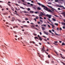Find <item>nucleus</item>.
<instances>
[{
	"label": "nucleus",
	"mask_w": 65,
	"mask_h": 65,
	"mask_svg": "<svg viewBox=\"0 0 65 65\" xmlns=\"http://www.w3.org/2000/svg\"><path fill=\"white\" fill-rule=\"evenodd\" d=\"M43 8L44 9H45V10H46V11H48V12H53V11H52L50 9H48V8H47V7H45V6Z\"/></svg>",
	"instance_id": "nucleus-1"
},
{
	"label": "nucleus",
	"mask_w": 65,
	"mask_h": 65,
	"mask_svg": "<svg viewBox=\"0 0 65 65\" xmlns=\"http://www.w3.org/2000/svg\"><path fill=\"white\" fill-rule=\"evenodd\" d=\"M38 4L39 5H40V6H41V7H42L44 8V7H45V6L44 5H42V4H40V3H38Z\"/></svg>",
	"instance_id": "nucleus-2"
},
{
	"label": "nucleus",
	"mask_w": 65,
	"mask_h": 65,
	"mask_svg": "<svg viewBox=\"0 0 65 65\" xmlns=\"http://www.w3.org/2000/svg\"><path fill=\"white\" fill-rule=\"evenodd\" d=\"M49 24H50L51 25V26H52V28L53 29H54V28L55 27V26L52 24H51L50 23Z\"/></svg>",
	"instance_id": "nucleus-3"
},
{
	"label": "nucleus",
	"mask_w": 65,
	"mask_h": 65,
	"mask_svg": "<svg viewBox=\"0 0 65 65\" xmlns=\"http://www.w3.org/2000/svg\"><path fill=\"white\" fill-rule=\"evenodd\" d=\"M57 6H59V7H63V8L65 9V8L64 7V6H59L58 5H57Z\"/></svg>",
	"instance_id": "nucleus-4"
},
{
	"label": "nucleus",
	"mask_w": 65,
	"mask_h": 65,
	"mask_svg": "<svg viewBox=\"0 0 65 65\" xmlns=\"http://www.w3.org/2000/svg\"><path fill=\"white\" fill-rule=\"evenodd\" d=\"M35 39H38V40H39V39L38 37H35Z\"/></svg>",
	"instance_id": "nucleus-5"
},
{
	"label": "nucleus",
	"mask_w": 65,
	"mask_h": 65,
	"mask_svg": "<svg viewBox=\"0 0 65 65\" xmlns=\"http://www.w3.org/2000/svg\"><path fill=\"white\" fill-rule=\"evenodd\" d=\"M40 14L41 15H44V14H43V13L42 12H41L40 13Z\"/></svg>",
	"instance_id": "nucleus-6"
},
{
	"label": "nucleus",
	"mask_w": 65,
	"mask_h": 65,
	"mask_svg": "<svg viewBox=\"0 0 65 65\" xmlns=\"http://www.w3.org/2000/svg\"><path fill=\"white\" fill-rule=\"evenodd\" d=\"M61 23L62 24V25H65V23H64V22H61Z\"/></svg>",
	"instance_id": "nucleus-7"
},
{
	"label": "nucleus",
	"mask_w": 65,
	"mask_h": 65,
	"mask_svg": "<svg viewBox=\"0 0 65 65\" xmlns=\"http://www.w3.org/2000/svg\"><path fill=\"white\" fill-rule=\"evenodd\" d=\"M42 50H41V51H42V53H44V50L42 48Z\"/></svg>",
	"instance_id": "nucleus-8"
},
{
	"label": "nucleus",
	"mask_w": 65,
	"mask_h": 65,
	"mask_svg": "<svg viewBox=\"0 0 65 65\" xmlns=\"http://www.w3.org/2000/svg\"><path fill=\"white\" fill-rule=\"evenodd\" d=\"M30 13H33V11H29Z\"/></svg>",
	"instance_id": "nucleus-9"
},
{
	"label": "nucleus",
	"mask_w": 65,
	"mask_h": 65,
	"mask_svg": "<svg viewBox=\"0 0 65 65\" xmlns=\"http://www.w3.org/2000/svg\"><path fill=\"white\" fill-rule=\"evenodd\" d=\"M42 28L43 30H45V28L44 27L42 26Z\"/></svg>",
	"instance_id": "nucleus-10"
},
{
	"label": "nucleus",
	"mask_w": 65,
	"mask_h": 65,
	"mask_svg": "<svg viewBox=\"0 0 65 65\" xmlns=\"http://www.w3.org/2000/svg\"><path fill=\"white\" fill-rule=\"evenodd\" d=\"M37 9L38 10H41V8H40V7H38L37 8Z\"/></svg>",
	"instance_id": "nucleus-11"
},
{
	"label": "nucleus",
	"mask_w": 65,
	"mask_h": 65,
	"mask_svg": "<svg viewBox=\"0 0 65 65\" xmlns=\"http://www.w3.org/2000/svg\"><path fill=\"white\" fill-rule=\"evenodd\" d=\"M31 27L32 28H33V29L34 28V25H32L31 26Z\"/></svg>",
	"instance_id": "nucleus-12"
},
{
	"label": "nucleus",
	"mask_w": 65,
	"mask_h": 65,
	"mask_svg": "<svg viewBox=\"0 0 65 65\" xmlns=\"http://www.w3.org/2000/svg\"><path fill=\"white\" fill-rule=\"evenodd\" d=\"M51 15H49V16H48V18L49 19H51Z\"/></svg>",
	"instance_id": "nucleus-13"
},
{
	"label": "nucleus",
	"mask_w": 65,
	"mask_h": 65,
	"mask_svg": "<svg viewBox=\"0 0 65 65\" xmlns=\"http://www.w3.org/2000/svg\"><path fill=\"white\" fill-rule=\"evenodd\" d=\"M65 45V43H64V42H63L62 43V45L63 46V45Z\"/></svg>",
	"instance_id": "nucleus-14"
},
{
	"label": "nucleus",
	"mask_w": 65,
	"mask_h": 65,
	"mask_svg": "<svg viewBox=\"0 0 65 65\" xmlns=\"http://www.w3.org/2000/svg\"><path fill=\"white\" fill-rule=\"evenodd\" d=\"M39 38V39L40 40V41H42V39H41V37H40Z\"/></svg>",
	"instance_id": "nucleus-15"
},
{
	"label": "nucleus",
	"mask_w": 65,
	"mask_h": 65,
	"mask_svg": "<svg viewBox=\"0 0 65 65\" xmlns=\"http://www.w3.org/2000/svg\"><path fill=\"white\" fill-rule=\"evenodd\" d=\"M17 20L18 21V22H21V21L20 20L18 19H17Z\"/></svg>",
	"instance_id": "nucleus-16"
},
{
	"label": "nucleus",
	"mask_w": 65,
	"mask_h": 65,
	"mask_svg": "<svg viewBox=\"0 0 65 65\" xmlns=\"http://www.w3.org/2000/svg\"><path fill=\"white\" fill-rule=\"evenodd\" d=\"M39 18L40 19H43V18H42V17H40V15H39Z\"/></svg>",
	"instance_id": "nucleus-17"
},
{
	"label": "nucleus",
	"mask_w": 65,
	"mask_h": 65,
	"mask_svg": "<svg viewBox=\"0 0 65 65\" xmlns=\"http://www.w3.org/2000/svg\"><path fill=\"white\" fill-rule=\"evenodd\" d=\"M20 7L22 8V9H25V8H24L23 7Z\"/></svg>",
	"instance_id": "nucleus-18"
},
{
	"label": "nucleus",
	"mask_w": 65,
	"mask_h": 65,
	"mask_svg": "<svg viewBox=\"0 0 65 65\" xmlns=\"http://www.w3.org/2000/svg\"><path fill=\"white\" fill-rule=\"evenodd\" d=\"M52 20L53 21H56V20L54 18H52Z\"/></svg>",
	"instance_id": "nucleus-19"
},
{
	"label": "nucleus",
	"mask_w": 65,
	"mask_h": 65,
	"mask_svg": "<svg viewBox=\"0 0 65 65\" xmlns=\"http://www.w3.org/2000/svg\"><path fill=\"white\" fill-rule=\"evenodd\" d=\"M55 35H58V36H59V34H57V33H56L55 31Z\"/></svg>",
	"instance_id": "nucleus-20"
},
{
	"label": "nucleus",
	"mask_w": 65,
	"mask_h": 65,
	"mask_svg": "<svg viewBox=\"0 0 65 65\" xmlns=\"http://www.w3.org/2000/svg\"><path fill=\"white\" fill-rule=\"evenodd\" d=\"M55 2H59V1L58 0H55Z\"/></svg>",
	"instance_id": "nucleus-21"
},
{
	"label": "nucleus",
	"mask_w": 65,
	"mask_h": 65,
	"mask_svg": "<svg viewBox=\"0 0 65 65\" xmlns=\"http://www.w3.org/2000/svg\"><path fill=\"white\" fill-rule=\"evenodd\" d=\"M23 27H28V26L25 25H24L23 26Z\"/></svg>",
	"instance_id": "nucleus-22"
},
{
	"label": "nucleus",
	"mask_w": 65,
	"mask_h": 65,
	"mask_svg": "<svg viewBox=\"0 0 65 65\" xmlns=\"http://www.w3.org/2000/svg\"><path fill=\"white\" fill-rule=\"evenodd\" d=\"M25 20H26V21H27V20H29V19H28L27 18H26L25 19Z\"/></svg>",
	"instance_id": "nucleus-23"
},
{
	"label": "nucleus",
	"mask_w": 65,
	"mask_h": 65,
	"mask_svg": "<svg viewBox=\"0 0 65 65\" xmlns=\"http://www.w3.org/2000/svg\"><path fill=\"white\" fill-rule=\"evenodd\" d=\"M36 19H39V17L38 16H37V17H36Z\"/></svg>",
	"instance_id": "nucleus-24"
},
{
	"label": "nucleus",
	"mask_w": 65,
	"mask_h": 65,
	"mask_svg": "<svg viewBox=\"0 0 65 65\" xmlns=\"http://www.w3.org/2000/svg\"><path fill=\"white\" fill-rule=\"evenodd\" d=\"M55 25H56V26H58V24L57 23H55Z\"/></svg>",
	"instance_id": "nucleus-25"
},
{
	"label": "nucleus",
	"mask_w": 65,
	"mask_h": 65,
	"mask_svg": "<svg viewBox=\"0 0 65 65\" xmlns=\"http://www.w3.org/2000/svg\"><path fill=\"white\" fill-rule=\"evenodd\" d=\"M40 21L41 22V23H43V21H42V20H40Z\"/></svg>",
	"instance_id": "nucleus-26"
},
{
	"label": "nucleus",
	"mask_w": 65,
	"mask_h": 65,
	"mask_svg": "<svg viewBox=\"0 0 65 65\" xmlns=\"http://www.w3.org/2000/svg\"><path fill=\"white\" fill-rule=\"evenodd\" d=\"M11 9H12V10H13V11H14V8H11Z\"/></svg>",
	"instance_id": "nucleus-27"
},
{
	"label": "nucleus",
	"mask_w": 65,
	"mask_h": 65,
	"mask_svg": "<svg viewBox=\"0 0 65 65\" xmlns=\"http://www.w3.org/2000/svg\"><path fill=\"white\" fill-rule=\"evenodd\" d=\"M22 12H24V13H27V12H26V11H23Z\"/></svg>",
	"instance_id": "nucleus-28"
},
{
	"label": "nucleus",
	"mask_w": 65,
	"mask_h": 65,
	"mask_svg": "<svg viewBox=\"0 0 65 65\" xmlns=\"http://www.w3.org/2000/svg\"><path fill=\"white\" fill-rule=\"evenodd\" d=\"M15 14H16L17 15H18V16H19V14H17V13H15Z\"/></svg>",
	"instance_id": "nucleus-29"
},
{
	"label": "nucleus",
	"mask_w": 65,
	"mask_h": 65,
	"mask_svg": "<svg viewBox=\"0 0 65 65\" xmlns=\"http://www.w3.org/2000/svg\"><path fill=\"white\" fill-rule=\"evenodd\" d=\"M11 21H12V22H13V21H14V19L12 18V20H11Z\"/></svg>",
	"instance_id": "nucleus-30"
},
{
	"label": "nucleus",
	"mask_w": 65,
	"mask_h": 65,
	"mask_svg": "<svg viewBox=\"0 0 65 65\" xmlns=\"http://www.w3.org/2000/svg\"><path fill=\"white\" fill-rule=\"evenodd\" d=\"M48 57L49 58H51V56H50V55H48Z\"/></svg>",
	"instance_id": "nucleus-31"
},
{
	"label": "nucleus",
	"mask_w": 65,
	"mask_h": 65,
	"mask_svg": "<svg viewBox=\"0 0 65 65\" xmlns=\"http://www.w3.org/2000/svg\"><path fill=\"white\" fill-rule=\"evenodd\" d=\"M6 13H3V15H6Z\"/></svg>",
	"instance_id": "nucleus-32"
},
{
	"label": "nucleus",
	"mask_w": 65,
	"mask_h": 65,
	"mask_svg": "<svg viewBox=\"0 0 65 65\" xmlns=\"http://www.w3.org/2000/svg\"><path fill=\"white\" fill-rule=\"evenodd\" d=\"M35 13H36V14H37L38 13V12L37 11V12H35Z\"/></svg>",
	"instance_id": "nucleus-33"
},
{
	"label": "nucleus",
	"mask_w": 65,
	"mask_h": 65,
	"mask_svg": "<svg viewBox=\"0 0 65 65\" xmlns=\"http://www.w3.org/2000/svg\"><path fill=\"white\" fill-rule=\"evenodd\" d=\"M34 20H35V22H36L37 21V20H36V19L35 18H34Z\"/></svg>",
	"instance_id": "nucleus-34"
},
{
	"label": "nucleus",
	"mask_w": 65,
	"mask_h": 65,
	"mask_svg": "<svg viewBox=\"0 0 65 65\" xmlns=\"http://www.w3.org/2000/svg\"><path fill=\"white\" fill-rule=\"evenodd\" d=\"M27 9L28 11H30V9L29 8H27Z\"/></svg>",
	"instance_id": "nucleus-35"
},
{
	"label": "nucleus",
	"mask_w": 65,
	"mask_h": 65,
	"mask_svg": "<svg viewBox=\"0 0 65 65\" xmlns=\"http://www.w3.org/2000/svg\"><path fill=\"white\" fill-rule=\"evenodd\" d=\"M45 63H47L48 64L49 63V62H47L46 61H45Z\"/></svg>",
	"instance_id": "nucleus-36"
},
{
	"label": "nucleus",
	"mask_w": 65,
	"mask_h": 65,
	"mask_svg": "<svg viewBox=\"0 0 65 65\" xmlns=\"http://www.w3.org/2000/svg\"><path fill=\"white\" fill-rule=\"evenodd\" d=\"M27 34V32H24V34L25 35H26Z\"/></svg>",
	"instance_id": "nucleus-37"
},
{
	"label": "nucleus",
	"mask_w": 65,
	"mask_h": 65,
	"mask_svg": "<svg viewBox=\"0 0 65 65\" xmlns=\"http://www.w3.org/2000/svg\"><path fill=\"white\" fill-rule=\"evenodd\" d=\"M51 63H54V61H51Z\"/></svg>",
	"instance_id": "nucleus-38"
},
{
	"label": "nucleus",
	"mask_w": 65,
	"mask_h": 65,
	"mask_svg": "<svg viewBox=\"0 0 65 65\" xmlns=\"http://www.w3.org/2000/svg\"><path fill=\"white\" fill-rule=\"evenodd\" d=\"M49 15H48V14H47V15H46V17H48Z\"/></svg>",
	"instance_id": "nucleus-39"
},
{
	"label": "nucleus",
	"mask_w": 65,
	"mask_h": 65,
	"mask_svg": "<svg viewBox=\"0 0 65 65\" xmlns=\"http://www.w3.org/2000/svg\"><path fill=\"white\" fill-rule=\"evenodd\" d=\"M60 62H61L62 63V64H64V65H65V64L63 62H61V61H60Z\"/></svg>",
	"instance_id": "nucleus-40"
},
{
	"label": "nucleus",
	"mask_w": 65,
	"mask_h": 65,
	"mask_svg": "<svg viewBox=\"0 0 65 65\" xmlns=\"http://www.w3.org/2000/svg\"><path fill=\"white\" fill-rule=\"evenodd\" d=\"M37 23H38V24H40V22H37Z\"/></svg>",
	"instance_id": "nucleus-41"
},
{
	"label": "nucleus",
	"mask_w": 65,
	"mask_h": 65,
	"mask_svg": "<svg viewBox=\"0 0 65 65\" xmlns=\"http://www.w3.org/2000/svg\"><path fill=\"white\" fill-rule=\"evenodd\" d=\"M45 53H46V54L47 55H48V53H47L45 51Z\"/></svg>",
	"instance_id": "nucleus-42"
},
{
	"label": "nucleus",
	"mask_w": 65,
	"mask_h": 65,
	"mask_svg": "<svg viewBox=\"0 0 65 65\" xmlns=\"http://www.w3.org/2000/svg\"><path fill=\"white\" fill-rule=\"evenodd\" d=\"M25 23V21H23L22 22V23Z\"/></svg>",
	"instance_id": "nucleus-43"
},
{
	"label": "nucleus",
	"mask_w": 65,
	"mask_h": 65,
	"mask_svg": "<svg viewBox=\"0 0 65 65\" xmlns=\"http://www.w3.org/2000/svg\"><path fill=\"white\" fill-rule=\"evenodd\" d=\"M48 27L49 28H51V26H50V25H48Z\"/></svg>",
	"instance_id": "nucleus-44"
},
{
	"label": "nucleus",
	"mask_w": 65,
	"mask_h": 65,
	"mask_svg": "<svg viewBox=\"0 0 65 65\" xmlns=\"http://www.w3.org/2000/svg\"><path fill=\"white\" fill-rule=\"evenodd\" d=\"M58 10H61V9H60V8H58Z\"/></svg>",
	"instance_id": "nucleus-45"
},
{
	"label": "nucleus",
	"mask_w": 65,
	"mask_h": 65,
	"mask_svg": "<svg viewBox=\"0 0 65 65\" xmlns=\"http://www.w3.org/2000/svg\"><path fill=\"white\" fill-rule=\"evenodd\" d=\"M50 7V8H52V9H53V7H52L51 6H49Z\"/></svg>",
	"instance_id": "nucleus-46"
},
{
	"label": "nucleus",
	"mask_w": 65,
	"mask_h": 65,
	"mask_svg": "<svg viewBox=\"0 0 65 65\" xmlns=\"http://www.w3.org/2000/svg\"><path fill=\"white\" fill-rule=\"evenodd\" d=\"M52 31H53V32H55V30H54V29H52Z\"/></svg>",
	"instance_id": "nucleus-47"
},
{
	"label": "nucleus",
	"mask_w": 65,
	"mask_h": 65,
	"mask_svg": "<svg viewBox=\"0 0 65 65\" xmlns=\"http://www.w3.org/2000/svg\"><path fill=\"white\" fill-rule=\"evenodd\" d=\"M61 58H62V59H64V57H63L62 56H61Z\"/></svg>",
	"instance_id": "nucleus-48"
},
{
	"label": "nucleus",
	"mask_w": 65,
	"mask_h": 65,
	"mask_svg": "<svg viewBox=\"0 0 65 65\" xmlns=\"http://www.w3.org/2000/svg\"><path fill=\"white\" fill-rule=\"evenodd\" d=\"M38 37H39V38H40L41 37H40V36H39V35H38Z\"/></svg>",
	"instance_id": "nucleus-49"
},
{
	"label": "nucleus",
	"mask_w": 65,
	"mask_h": 65,
	"mask_svg": "<svg viewBox=\"0 0 65 65\" xmlns=\"http://www.w3.org/2000/svg\"><path fill=\"white\" fill-rule=\"evenodd\" d=\"M39 44H40V45H41V44H41V43H40L39 42Z\"/></svg>",
	"instance_id": "nucleus-50"
},
{
	"label": "nucleus",
	"mask_w": 65,
	"mask_h": 65,
	"mask_svg": "<svg viewBox=\"0 0 65 65\" xmlns=\"http://www.w3.org/2000/svg\"><path fill=\"white\" fill-rule=\"evenodd\" d=\"M14 33H15V34H17V32H15V31H14Z\"/></svg>",
	"instance_id": "nucleus-51"
},
{
	"label": "nucleus",
	"mask_w": 65,
	"mask_h": 65,
	"mask_svg": "<svg viewBox=\"0 0 65 65\" xmlns=\"http://www.w3.org/2000/svg\"><path fill=\"white\" fill-rule=\"evenodd\" d=\"M27 4H28V5H30V3H27Z\"/></svg>",
	"instance_id": "nucleus-52"
},
{
	"label": "nucleus",
	"mask_w": 65,
	"mask_h": 65,
	"mask_svg": "<svg viewBox=\"0 0 65 65\" xmlns=\"http://www.w3.org/2000/svg\"><path fill=\"white\" fill-rule=\"evenodd\" d=\"M61 14H64V15H65V13L64 12L61 13Z\"/></svg>",
	"instance_id": "nucleus-53"
},
{
	"label": "nucleus",
	"mask_w": 65,
	"mask_h": 65,
	"mask_svg": "<svg viewBox=\"0 0 65 65\" xmlns=\"http://www.w3.org/2000/svg\"><path fill=\"white\" fill-rule=\"evenodd\" d=\"M44 40H45V41H47V40H46V39H44Z\"/></svg>",
	"instance_id": "nucleus-54"
},
{
	"label": "nucleus",
	"mask_w": 65,
	"mask_h": 65,
	"mask_svg": "<svg viewBox=\"0 0 65 65\" xmlns=\"http://www.w3.org/2000/svg\"><path fill=\"white\" fill-rule=\"evenodd\" d=\"M46 34V35H48V33L46 32V34Z\"/></svg>",
	"instance_id": "nucleus-55"
},
{
	"label": "nucleus",
	"mask_w": 65,
	"mask_h": 65,
	"mask_svg": "<svg viewBox=\"0 0 65 65\" xmlns=\"http://www.w3.org/2000/svg\"><path fill=\"white\" fill-rule=\"evenodd\" d=\"M49 32H50V33H51L52 32V31H51V30H49Z\"/></svg>",
	"instance_id": "nucleus-56"
},
{
	"label": "nucleus",
	"mask_w": 65,
	"mask_h": 65,
	"mask_svg": "<svg viewBox=\"0 0 65 65\" xmlns=\"http://www.w3.org/2000/svg\"><path fill=\"white\" fill-rule=\"evenodd\" d=\"M22 4L24 5H26V4L25 3H23Z\"/></svg>",
	"instance_id": "nucleus-57"
},
{
	"label": "nucleus",
	"mask_w": 65,
	"mask_h": 65,
	"mask_svg": "<svg viewBox=\"0 0 65 65\" xmlns=\"http://www.w3.org/2000/svg\"><path fill=\"white\" fill-rule=\"evenodd\" d=\"M40 35H42V33H41V32H40Z\"/></svg>",
	"instance_id": "nucleus-58"
},
{
	"label": "nucleus",
	"mask_w": 65,
	"mask_h": 65,
	"mask_svg": "<svg viewBox=\"0 0 65 65\" xmlns=\"http://www.w3.org/2000/svg\"><path fill=\"white\" fill-rule=\"evenodd\" d=\"M15 5H17V6H19V5H18L17 4H15Z\"/></svg>",
	"instance_id": "nucleus-59"
},
{
	"label": "nucleus",
	"mask_w": 65,
	"mask_h": 65,
	"mask_svg": "<svg viewBox=\"0 0 65 65\" xmlns=\"http://www.w3.org/2000/svg\"><path fill=\"white\" fill-rule=\"evenodd\" d=\"M62 28H63V29H65V27L64 26H63L62 27Z\"/></svg>",
	"instance_id": "nucleus-60"
},
{
	"label": "nucleus",
	"mask_w": 65,
	"mask_h": 65,
	"mask_svg": "<svg viewBox=\"0 0 65 65\" xmlns=\"http://www.w3.org/2000/svg\"><path fill=\"white\" fill-rule=\"evenodd\" d=\"M54 42L55 43H57V42H58V41H55Z\"/></svg>",
	"instance_id": "nucleus-61"
},
{
	"label": "nucleus",
	"mask_w": 65,
	"mask_h": 65,
	"mask_svg": "<svg viewBox=\"0 0 65 65\" xmlns=\"http://www.w3.org/2000/svg\"><path fill=\"white\" fill-rule=\"evenodd\" d=\"M59 28H57V30H59Z\"/></svg>",
	"instance_id": "nucleus-62"
},
{
	"label": "nucleus",
	"mask_w": 65,
	"mask_h": 65,
	"mask_svg": "<svg viewBox=\"0 0 65 65\" xmlns=\"http://www.w3.org/2000/svg\"><path fill=\"white\" fill-rule=\"evenodd\" d=\"M46 33V32H45V31H44V34H45Z\"/></svg>",
	"instance_id": "nucleus-63"
},
{
	"label": "nucleus",
	"mask_w": 65,
	"mask_h": 65,
	"mask_svg": "<svg viewBox=\"0 0 65 65\" xmlns=\"http://www.w3.org/2000/svg\"><path fill=\"white\" fill-rule=\"evenodd\" d=\"M21 27L22 28H24V26H21Z\"/></svg>",
	"instance_id": "nucleus-64"
}]
</instances>
